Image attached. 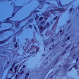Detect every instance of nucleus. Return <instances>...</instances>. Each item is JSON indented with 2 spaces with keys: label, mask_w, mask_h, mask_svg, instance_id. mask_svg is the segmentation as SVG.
I'll return each instance as SVG.
<instances>
[{
  "label": "nucleus",
  "mask_w": 79,
  "mask_h": 79,
  "mask_svg": "<svg viewBox=\"0 0 79 79\" xmlns=\"http://www.w3.org/2000/svg\"><path fill=\"white\" fill-rule=\"evenodd\" d=\"M50 23L49 22H47V23L46 24V27H43L42 26H38V29L40 30V34L41 35L43 36V34H41V32H43L44 30H45L46 29H47V27H50Z\"/></svg>",
  "instance_id": "obj_1"
},
{
  "label": "nucleus",
  "mask_w": 79,
  "mask_h": 79,
  "mask_svg": "<svg viewBox=\"0 0 79 79\" xmlns=\"http://www.w3.org/2000/svg\"><path fill=\"white\" fill-rule=\"evenodd\" d=\"M34 48H37L36 51H34L33 52L30 53V56H28L29 57H30V56H31V57L34 56L35 54H34V53H37V52H38L39 51V49H40V47H37L36 46L33 45H31V49Z\"/></svg>",
  "instance_id": "obj_2"
},
{
  "label": "nucleus",
  "mask_w": 79,
  "mask_h": 79,
  "mask_svg": "<svg viewBox=\"0 0 79 79\" xmlns=\"http://www.w3.org/2000/svg\"><path fill=\"white\" fill-rule=\"evenodd\" d=\"M53 11H60L61 12H64L65 11V9H64V8H58V9H55L54 10L51 9L49 11V12H51V13H53Z\"/></svg>",
  "instance_id": "obj_3"
},
{
  "label": "nucleus",
  "mask_w": 79,
  "mask_h": 79,
  "mask_svg": "<svg viewBox=\"0 0 79 79\" xmlns=\"http://www.w3.org/2000/svg\"><path fill=\"white\" fill-rule=\"evenodd\" d=\"M11 28H10L8 29L0 31V34H3V32H6V31H10V30H11Z\"/></svg>",
  "instance_id": "obj_4"
},
{
  "label": "nucleus",
  "mask_w": 79,
  "mask_h": 79,
  "mask_svg": "<svg viewBox=\"0 0 79 79\" xmlns=\"http://www.w3.org/2000/svg\"><path fill=\"white\" fill-rule=\"evenodd\" d=\"M56 19H57V20L56 21V23H58V20L59 19H58V16H56L55 17H54L52 19V20L54 21H55Z\"/></svg>",
  "instance_id": "obj_5"
},
{
  "label": "nucleus",
  "mask_w": 79,
  "mask_h": 79,
  "mask_svg": "<svg viewBox=\"0 0 79 79\" xmlns=\"http://www.w3.org/2000/svg\"><path fill=\"white\" fill-rule=\"evenodd\" d=\"M8 39H9V38H7V39L5 40H4L0 41V44H4V43H5L6 42H7L8 40Z\"/></svg>",
  "instance_id": "obj_6"
},
{
  "label": "nucleus",
  "mask_w": 79,
  "mask_h": 79,
  "mask_svg": "<svg viewBox=\"0 0 79 79\" xmlns=\"http://www.w3.org/2000/svg\"><path fill=\"white\" fill-rule=\"evenodd\" d=\"M61 65H59V66H58V67H59V69L58 70V69H56V70H57V71L56 72V73H55V74H57L58 73H59V72L60 71V68H61Z\"/></svg>",
  "instance_id": "obj_7"
},
{
  "label": "nucleus",
  "mask_w": 79,
  "mask_h": 79,
  "mask_svg": "<svg viewBox=\"0 0 79 79\" xmlns=\"http://www.w3.org/2000/svg\"><path fill=\"white\" fill-rule=\"evenodd\" d=\"M58 58H57L56 59H55V61H54L53 62V64H55L58 61H59Z\"/></svg>",
  "instance_id": "obj_8"
},
{
  "label": "nucleus",
  "mask_w": 79,
  "mask_h": 79,
  "mask_svg": "<svg viewBox=\"0 0 79 79\" xmlns=\"http://www.w3.org/2000/svg\"><path fill=\"white\" fill-rule=\"evenodd\" d=\"M22 7H23V6H15V8H18V9L17 10L18 11V10H19Z\"/></svg>",
  "instance_id": "obj_9"
},
{
  "label": "nucleus",
  "mask_w": 79,
  "mask_h": 79,
  "mask_svg": "<svg viewBox=\"0 0 79 79\" xmlns=\"http://www.w3.org/2000/svg\"><path fill=\"white\" fill-rule=\"evenodd\" d=\"M68 66V64H66L64 65L63 66V67L64 68H68V67L69 66Z\"/></svg>",
  "instance_id": "obj_10"
},
{
  "label": "nucleus",
  "mask_w": 79,
  "mask_h": 79,
  "mask_svg": "<svg viewBox=\"0 0 79 79\" xmlns=\"http://www.w3.org/2000/svg\"><path fill=\"white\" fill-rule=\"evenodd\" d=\"M43 16H45V17H48V18L49 16L48 15H47V14H45V13H43Z\"/></svg>",
  "instance_id": "obj_11"
},
{
  "label": "nucleus",
  "mask_w": 79,
  "mask_h": 79,
  "mask_svg": "<svg viewBox=\"0 0 79 79\" xmlns=\"http://www.w3.org/2000/svg\"><path fill=\"white\" fill-rule=\"evenodd\" d=\"M19 25V22H18L15 24V26L18 27Z\"/></svg>",
  "instance_id": "obj_12"
},
{
  "label": "nucleus",
  "mask_w": 79,
  "mask_h": 79,
  "mask_svg": "<svg viewBox=\"0 0 79 79\" xmlns=\"http://www.w3.org/2000/svg\"><path fill=\"white\" fill-rule=\"evenodd\" d=\"M39 15H36L35 17V21H37V19L38 18H39Z\"/></svg>",
  "instance_id": "obj_13"
},
{
  "label": "nucleus",
  "mask_w": 79,
  "mask_h": 79,
  "mask_svg": "<svg viewBox=\"0 0 79 79\" xmlns=\"http://www.w3.org/2000/svg\"><path fill=\"white\" fill-rule=\"evenodd\" d=\"M14 46L15 48H17V47H18V42H16Z\"/></svg>",
  "instance_id": "obj_14"
},
{
  "label": "nucleus",
  "mask_w": 79,
  "mask_h": 79,
  "mask_svg": "<svg viewBox=\"0 0 79 79\" xmlns=\"http://www.w3.org/2000/svg\"><path fill=\"white\" fill-rule=\"evenodd\" d=\"M44 18L42 17H41L39 18V20L40 21H42L43 20Z\"/></svg>",
  "instance_id": "obj_15"
},
{
  "label": "nucleus",
  "mask_w": 79,
  "mask_h": 79,
  "mask_svg": "<svg viewBox=\"0 0 79 79\" xmlns=\"http://www.w3.org/2000/svg\"><path fill=\"white\" fill-rule=\"evenodd\" d=\"M44 23H45V21L44 20L43 21L40 22V24L42 25H44Z\"/></svg>",
  "instance_id": "obj_16"
},
{
  "label": "nucleus",
  "mask_w": 79,
  "mask_h": 79,
  "mask_svg": "<svg viewBox=\"0 0 79 79\" xmlns=\"http://www.w3.org/2000/svg\"><path fill=\"white\" fill-rule=\"evenodd\" d=\"M49 68H50V67H49V68L48 69H45V72H47V73H48V72L49 71V70H49Z\"/></svg>",
  "instance_id": "obj_17"
},
{
  "label": "nucleus",
  "mask_w": 79,
  "mask_h": 79,
  "mask_svg": "<svg viewBox=\"0 0 79 79\" xmlns=\"http://www.w3.org/2000/svg\"><path fill=\"white\" fill-rule=\"evenodd\" d=\"M10 21H5L3 22V23H10Z\"/></svg>",
  "instance_id": "obj_18"
},
{
  "label": "nucleus",
  "mask_w": 79,
  "mask_h": 79,
  "mask_svg": "<svg viewBox=\"0 0 79 79\" xmlns=\"http://www.w3.org/2000/svg\"><path fill=\"white\" fill-rule=\"evenodd\" d=\"M71 45V44H70L69 45V46L68 47H66L65 48L66 50H68V48H69V47H70V46Z\"/></svg>",
  "instance_id": "obj_19"
},
{
  "label": "nucleus",
  "mask_w": 79,
  "mask_h": 79,
  "mask_svg": "<svg viewBox=\"0 0 79 79\" xmlns=\"http://www.w3.org/2000/svg\"><path fill=\"white\" fill-rule=\"evenodd\" d=\"M18 65L15 66L14 68L15 70H17V69H18Z\"/></svg>",
  "instance_id": "obj_20"
},
{
  "label": "nucleus",
  "mask_w": 79,
  "mask_h": 79,
  "mask_svg": "<svg viewBox=\"0 0 79 79\" xmlns=\"http://www.w3.org/2000/svg\"><path fill=\"white\" fill-rule=\"evenodd\" d=\"M16 64V63H14L12 65V68H13L14 67H15V66Z\"/></svg>",
  "instance_id": "obj_21"
},
{
  "label": "nucleus",
  "mask_w": 79,
  "mask_h": 79,
  "mask_svg": "<svg viewBox=\"0 0 79 79\" xmlns=\"http://www.w3.org/2000/svg\"><path fill=\"white\" fill-rule=\"evenodd\" d=\"M31 42L33 43V45H34V43H35V41H34V39H31Z\"/></svg>",
  "instance_id": "obj_22"
},
{
  "label": "nucleus",
  "mask_w": 79,
  "mask_h": 79,
  "mask_svg": "<svg viewBox=\"0 0 79 79\" xmlns=\"http://www.w3.org/2000/svg\"><path fill=\"white\" fill-rule=\"evenodd\" d=\"M66 53V50H64L63 52L62 53V55H64Z\"/></svg>",
  "instance_id": "obj_23"
},
{
  "label": "nucleus",
  "mask_w": 79,
  "mask_h": 79,
  "mask_svg": "<svg viewBox=\"0 0 79 79\" xmlns=\"http://www.w3.org/2000/svg\"><path fill=\"white\" fill-rule=\"evenodd\" d=\"M15 14H16V12H14L13 13L12 15V17H14V16L15 15Z\"/></svg>",
  "instance_id": "obj_24"
},
{
  "label": "nucleus",
  "mask_w": 79,
  "mask_h": 79,
  "mask_svg": "<svg viewBox=\"0 0 79 79\" xmlns=\"http://www.w3.org/2000/svg\"><path fill=\"white\" fill-rule=\"evenodd\" d=\"M39 10H35L33 12V13H39Z\"/></svg>",
  "instance_id": "obj_25"
},
{
  "label": "nucleus",
  "mask_w": 79,
  "mask_h": 79,
  "mask_svg": "<svg viewBox=\"0 0 79 79\" xmlns=\"http://www.w3.org/2000/svg\"><path fill=\"white\" fill-rule=\"evenodd\" d=\"M24 71H22L20 73V75H23V73H24Z\"/></svg>",
  "instance_id": "obj_26"
},
{
  "label": "nucleus",
  "mask_w": 79,
  "mask_h": 79,
  "mask_svg": "<svg viewBox=\"0 0 79 79\" xmlns=\"http://www.w3.org/2000/svg\"><path fill=\"white\" fill-rule=\"evenodd\" d=\"M10 18H11V17L7 18L6 19V21H9L10 20Z\"/></svg>",
  "instance_id": "obj_27"
},
{
  "label": "nucleus",
  "mask_w": 79,
  "mask_h": 79,
  "mask_svg": "<svg viewBox=\"0 0 79 79\" xmlns=\"http://www.w3.org/2000/svg\"><path fill=\"white\" fill-rule=\"evenodd\" d=\"M74 46H73L72 48H71V51H73V49H74Z\"/></svg>",
  "instance_id": "obj_28"
},
{
  "label": "nucleus",
  "mask_w": 79,
  "mask_h": 79,
  "mask_svg": "<svg viewBox=\"0 0 79 79\" xmlns=\"http://www.w3.org/2000/svg\"><path fill=\"white\" fill-rule=\"evenodd\" d=\"M47 44H48V43L47 42H46L45 41L44 42V44H45L46 45H47Z\"/></svg>",
  "instance_id": "obj_29"
},
{
  "label": "nucleus",
  "mask_w": 79,
  "mask_h": 79,
  "mask_svg": "<svg viewBox=\"0 0 79 79\" xmlns=\"http://www.w3.org/2000/svg\"><path fill=\"white\" fill-rule=\"evenodd\" d=\"M29 27H30V28H31V29H32V25H29Z\"/></svg>",
  "instance_id": "obj_30"
},
{
  "label": "nucleus",
  "mask_w": 79,
  "mask_h": 79,
  "mask_svg": "<svg viewBox=\"0 0 79 79\" xmlns=\"http://www.w3.org/2000/svg\"><path fill=\"white\" fill-rule=\"evenodd\" d=\"M64 40H63L64 42H66V41H67V39L66 38H64Z\"/></svg>",
  "instance_id": "obj_31"
},
{
  "label": "nucleus",
  "mask_w": 79,
  "mask_h": 79,
  "mask_svg": "<svg viewBox=\"0 0 79 79\" xmlns=\"http://www.w3.org/2000/svg\"><path fill=\"white\" fill-rule=\"evenodd\" d=\"M30 52V49H28L27 51V53H29Z\"/></svg>",
  "instance_id": "obj_32"
},
{
  "label": "nucleus",
  "mask_w": 79,
  "mask_h": 79,
  "mask_svg": "<svg viewBox=\"0 0 79 79\" xmlns=\"http://www.w3.org/2000/svg\"><path fill=\"white\" fill-rule=\"evenodd\" d=\"M18 75H16L15 76V79H16L18 78Z\"/></svg>",
  "instance_id": "obj_33"
},
{
  "label": "nucleus",
  "mask_w": 79,
  "mask_h": 79,
  "mask_svg": "<svg viewBox=\"0 0 79 79\" xmlns=\"http://www.w3.org/2000/svg\"><path fill=\"white\" fill-rule=\"evenodd\" d=\"M54 41H55V39H52L51 40V42H54Z\"/></svg>",
  "instance_id": "obj_34"
},
{
  "label": "nucleus",
  "mask_w": 79,
  "mask_h": 79,
  "mask_svg": "<svg viewBox=\"0 0 79 79\" xmlns=\"http://www.w3.org/2000/svg\"><path fill=\"white\" fill-rule=\"evenodd\" d=\"M11 22L10 23V24H13V22H15V21L13 20H10Z\"/></svg>",
  "instance_id": "obj_35"
},
{
  "label": "nucleus",
  "mask_w": 79,
  "mask_h": 79,
  "mask_svg": "<svg viewBox=\"0 0 79 79\" xmlns=\"http://www.w3.org/2000/svg\"><path fill=\"white\" fill-rule=\"evenodd\" d=\"M77 64H75L73 66V68H75V67H77Z\"/></svg>",
  "instance_id": "obj_36"
},
{
  "label": "nucleus",
  "mask_w": 79,
  "mask_h": 79,
  "mask_svg": "<svg viewBox=\"0 0 79 79\" xmlns=\"http://www.w3.org/2000/svg\"><path fill=\"white\" fill-rule=\"evenodd\" d=\"M16 40V38H14V42H15Z\"/></svg>",
  "instance_id": "obj_37"
},
{
  "label": "nucleus",
  "mask_w": 79,
  "mask_h": 79,
  "mask_svg": "<svg viewBox=\"0 0 79 79\" xmlns=\"http://www.w3.org/2000/svg\"><path fill=\"white\" fill-rule=\"evenodd\" d=\"M16 72H17V70H15L14 71V73L15 74H16Z\"/></svg>",
  "instance_id": "obj_38"
},
{
  "label": "nucleus",
  "mask_w": 79,
  "mask_h": 79,
  "mask_svg": "<svg viewBox=\"0 0 79 79\" xmlns=\"http://www.w3.org/2000/svg\"><path fill=\"white\" fill-rule=\"evenodd\" d=\"M72 11H73V8H71L70 9V11L71 12Z\"/></svg>",
  "instance_id": "obj_39"
},
{
  "label": "nucleus",
  "mask_w": 79,
  "mask_h": 79,
  "mask_svg": "<svg viewBox=\"0 0 79 79\" xmlns=\"http://www.w3.org/2000/svg\"><path fill=\"white\" fill-rule=\"evenodd\" d=\"M32 19H31V20H30L29 21V23H32Z\"/></svg>",
  "instance_id": "obj_40"
},
{
  "label": "nucleus",
  "mask_w": 79,
  "mask_h": 79,
  "mask_svg": "<svg viewBox=\"0 0 79 79\" xmlns=\"http://www.w3.org/2000/svg\"><path fill=\"white\" fill-rule=\"evenodd\" d=\"M46 4H48V5H50V3L49 2H46Z\"/></svg>",
  "instance_id": "obj_41"
},
{
  "label": "nucleus",
  "mask_w": 79,
  "mask_h": 79,
  "mask_svg": "<svg viewBox=\"0 0 79 79\" xmlns=\"http://www.w3.org/2000/svg\"><path fill=\"white\" fill-rule=\"evenodd\" d=\"M70 39V37H68L67 38V40H69V39Z\"/></svg>",
  "instance_id": "obj_42"
},
{
  "label": "nucleus",
  "mask_w": 79,
  "mask_h": 79,
  "mask_svg": "<svg viewBox=\"0 0 79 79\" xmlns=\"http://www.w3.org/2000/svg\"><path fill=\"white\" fill-rule=\"evenodd\" d=\"M24 27V26H23L21 27V28L20 29V31H22V29H23V27Z\"/></svg>",
  "instance_id": "obj_43"
},
{
  "label": "nucleus",
  "mask_w": 79,
  "mask_h": 79,
  "mask_svg": "<svg viewBox=\"0 0 79 79\" xmlns=\"http://www.w3.org/2000/svg\"><path fill=\"white\" fill-rule=\"evenodd\" d=\"M44 2V1H40V4H41V3H42V2Z\"/></svg>",
  "instance_id": "obj_44"
},
{
  "label": "nucleus",
  "mask_w": 79,
  "mask_h": 79,
  "mask_svg": "<svg viewBox=\"0 0 79 79\" xmlns=\"http://www.w3.org/2000/svg\"><path fill=\"white\" fill-rule=\"evenodd\" d=\"M78 60H79V58H77L76 60V63H77V61H78Z\"/></svg>",
  "instance_id": "obj_45"
},
{
  "label": "nucleus",
  "mask_w": 79,
  "mask_h": 79,
  "mask_svg": "<svg viewBox=\"0 0 79 79\" xmlns=\"http://www.w3.org/2000/svg\"><path fill=\"white\" fill-rule=\"evenodd\" d=\"M29 73H27L26 74V76H29Z\"/></svg>",
  "instance_id": "obj_46"
},
{
  "label": "nucleus",
  "mask_w": 79,
  "mask_h": 79,
  "mask_svg": "<svg viewBox=\"0 0 79 79\" xmlns=\"http://www.w3.org/2000/svg\"><path fill=\"white\" fill-rule=\"evenodd\" d=\"M34 28L35 31H37V28H36V27L34 26Z\"/></svg>",
  "instance_id": "obj_47"
},
{
  "label": "nucleus",
  "mask_w": 79,
  "mask_h": 79,
  "mask_svg": "<svg viewBox=\"0 0 79 79\" xmlns=\"http://www.w3.org/2000/svg\"><path fill=\"white\" fill-rule=\"evenodd\" d=\"M25 67H26V65H24L23 66V68H25Z\"/></svg>",
  "instance_id": "obj_48"
},
{
  "label": "nucleus",
  "mask_w": 79,
  "mask_h": 79,
  "mask_svg": "<svg viewBox=\"0 0 79 79\" xmlns=\"http://www.w3.org/2000/svg\"><path fill=\"white\" fill-rule=\"evenodd\" d=\"M10 61H8L7 62V64H10Z\"/></svg>",
  "instance_id": "obj_49"
},
{
  "label": "nucleus",
  "mask_w": 79,
  "mask_h": 79,
  "mask_svg": "<svg viewBox=\"0 0 79 79\" xmlns=\"http://www.w3.org/2000/svg\"><path fill=\"white\" fill-rule=\"evenodd\" d=\"M72 69V68H70L69 69V71H71V70Z\"/></svg>",
  "instance_id": "obj_50"
},
{
  "label": "nucleus",
  "mask_w": 79,
  "mask_h": 79,
  "mask_svg": "<svg viewBox=\"0 0 79 79\" xmlns=\"http://www.w3.org/2000/svg\"><path fill=\"white\" fill-rule=\"evenodd\" d=\"M27 79V76H25V79Z\"/></svg>",
  "instance_id": "obj_51"
},
{
  "label": "nucleus",
  "mask_w": 79,
  "mask_h": 79,
  "mask_svg": "<svg viewBox=\"0 0 79 79\" xmlns=\"http://www.w3.org/2000/svg\"><path fill=\"white\" fill-rule=\"evenodd\" d=\"M10 71H12V70H13V68H11L10 69Z\"/></svg>",
  "instance_id": "obj_52"
},
{
  "label": "nucleus",
  "mask_w": 79,
  "mask_h": 79,
  "mask_svg": "<svg viewBox=\"0 0 79 79\" xmlns=\"http://www.w3.org/2000/svg\"><path fill=\"white\" fill-rule=\"evenodd\" d=\"M47 63H45L44 64V65L46 66V65H47Z\"/></svg>",
  "instance_id": "obj_53"
},
{
  "label": "nucleus",
  "mask_w": 79,
  "mask_h": 79,
  "mask_svg": "<svg viewBox=\"0 0 79 79\" xmlns=\"http://www.w3.org/2000/svg\"><path fill=\"white\" fill-rule=\"evenodd\" d=\"M61 32H62V30H60V33H61Z\"/></svg>",
  "instance_id": "obj_54"
},
{
  "label": "nucleus",
  "mask_w": 79,
  "mask_h": 79,
  "mask_svg": "<svg viewBox=\"0 0 79 79\" xmlns=\"http://www.w3.org/2000/svg\"><path fill=\"white\" fill-rule=\"evenodd\" d=\"M70 22H71V21L69 20V21L67 22V23H70Z\"/></svg>",
  "instance_id": "obj_55"
},
{
  "label": "nucleus",
  "mask_w": 79,
  "mask_h": 79,
  "mask_svg": "<svg viewBox=\"0 0 79 79\" xmlns=\"http://www.w3.org/2000/svg\"><path fill=\"white\" fill-rule=\"evenodd\" d=\"M49 50H52V48L50 47L49 48Z\"/></svg>",
  "instance_id": "obj_56"
},
{
  "label": "nucleus",
  "mask_w": 79,
  "mask_h": 79,
  "mask_svg": "<svg viewBox=\"0 0 79 79\" xmlns=\"http://www.w3.org/2000/svg\"><path fill=\"white\" fill-rule=\"evenodd\" d=\"M44 19H45V20H47V18H46V17H44Z\"/></svg>",
  "instance_id": "obj_57"
},
{
  "label": "nucleus",
  "mask_w": 79,
  "mask_h": 79,
  "mask_svg": "<svg viewBox=\"0 0 79 79\" xmlns=\"http://www.w3.org/2000/svg\"><path fill=\"white\" fill-rule=\"evenodd\" d=\"M58 45V44H56V45H55L54 47V48H55V47H56V45Z\"/></svg>",
  "instance_id": "obj_58"
},
{
  "label": "nucleus",
  "mask_w": 79,
  "mask_h": 79,
  "mask_svg": "<svg viewBox=\"0 0 79 79\" xmlns=\"http://www.w3.org/2000/svg\"><path fill=\"white\" fill-rule=\"evenodd\" d=\"M42 56H45V54H43Z\"/></svg>",
  "instance_id": "obj_59"
},
{
  "label": "nucleus",
  "mask_w": 79,
  "mask_h": 79,
  "mask_svg": "<svg viewBox=\"0 0 79 79\" xmlns=\"http://www.w3.org/2000/svg\"><path fill=\"white\" fill-rule=\"evenodd\" d=\"M54 47V44H52V47Z\"/></svg>",
  "instance_id": "obj_60"
},
{
  "label": "nucleus",
  "mask_w": 79,
  "mask_h": 79,
  "mask_svg": "<svg viewBox=\"0 0 79 79\" xmlns=\"http://www.w3.org/2000/svg\"><path fill=\"white\" fill-rule=\"evenodd\" d=\"M75 69H77V66L75 67Z\"/></svg>",
  "instance_id": "obj_61"
},
{
  "label": "nucleus",
  "mask_w": 79,
  "mask_h": 79,
  "mask_svg": "<svg viewBox=\"0 0 79 79\" xmlns=\"http://www.w3.org/2000/svg\"><path fill=\"white\" fill-rule=\"evenodd\" d=\"M63 33H62L61 34V35H63Z\"/></svg>",
  "instance_id": "obj_62"
},
{
  "label": "nucleus",
  "mask_w": 79,
  "mask_h": 79,
  "mask_svg": "<svg viewBox=\"0 0 79 79\" xmlns=\"http://www.w3.org/2000/svg\"><path fill=\"white\" fill-rule=\"evenodd\" d=\"M60 6H62V4H61V3H60Z\"/></svg>",
  "instance_id": "obj_63"
},
{
  "label": "nucleus",
  "mask_w": 79,
  "mask_h": 79,
  "mask_svg": "<svg viewBox=\"0 0 79 79\" xmlns=\"http://www.w3.org/2000/svg\"><path fill=\"white\" fill-rule=\"evenodd\" d=\"M11 79V77H10V78H8V79Z\"/></svg>",
  "instance_id": "obj_64"
}]
</instances>
